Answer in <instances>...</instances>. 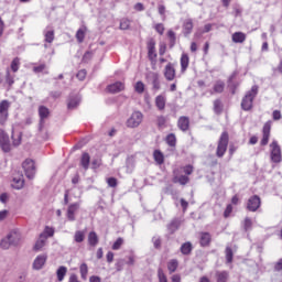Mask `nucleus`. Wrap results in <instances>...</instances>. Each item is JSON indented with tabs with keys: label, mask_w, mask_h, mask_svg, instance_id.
Masks as SVG:
<instances>
[{
	"label": "nucleus",
	"mask_w": 282,
	"mask_h": 282,
	"mask_svg": "<svg viewBox=\"0 0 282 282\" xmlns=\"http://www.w3.org/2000/svg\"><path fill=\"white\" fill-rule=\"evenodd\" d=\"M259 94V86H252L251 89L246 94L241 101V108L243 111H250L252 109V102Z\"/></svg>",
	"instance_id": "f257e3e1"
},
{
	"label": "nucleus",
	"mask_w": 282,
	"mask_h": 282,
	"mask_svg": "<svg viewBox=\"0 0 282 282\" xmlns=\"http://www.w3.org/2000/svg\"><path fill=\"white\" fill-rule=\"evenodd\" d=\"M142 120H144V115L141 111H134L127 120L126 124L129 129H135L142 124Z\"/></svg>",
	"instance_id": "f03ea898"
},
{
	"label": "nucleus",
	"mask_w": 282,
	"mask_h": 282,
	"mask_svg": "<svg viewBox=\"0 0 282 282\" xmlns=\"http://www.w3.org/2000/svg\"><path fill=\"white\" fill-rule=\"evenodd\" d=\"M226 151H228V132H223L216 151L217 158H224Z\"/></svg>",
	"instance_id": "7ed1b4c3"
},
{
	"label": "nucleus",
	"mask_w": 282,
	"mask_h": 282,
	"mask_svg": "<svg viewBox=\"0 0 282 282\" xmlns=\"http://www.w3.org/2000/svg\"><path fill=\"white\" fill-rule=\"evenodd\" d=\"M22 169H24L28 180H34V175H36V166L34 165V161L32 159H26L22 163Z\"/></svg>",
	"instance_id": "20e7f679"
},
{
	"label": "nucleus",
	"mask_w": 282,
	"mask_h": 282,
	"mask_svg": "<svg viewBox=\"0 0 282 282\" xmlns=\"http://www.w3.org/2000/svg\"><path fill=\"white\" fill-rule=\"evenodd\" d=\"M147 80L148 83L152 84V89L154 91H160L162 89V85L160 83V74L150 72L147 74Z\"/></svg>",
	"instance_id": "39448f33"
},
{
	"label": "nucleus",
	"mask_w": 282,
	"mask_h": 282,
	"mask_svg": "<svg viewBox=\"0 0 282 282\" xmlns=\"http://www.w3.org/2000/svg\"><path fill=\"white\" fill-rule=\"evenodd\" d=\"M0 147L4 153H10L12 151V145L10 144V137L3 129H0Z\"/></svg>",
	"instance_id": "423d86ee"
},
{
	"label": "nucleus",
	"mask_w": 282,
	"mask_h": 282,
	"mask_svg": "<svg viewBox=\"0 0 282 282\" xmlns=\"http://www.w3.org/2000/svg\"><path fill=\"white\" fill-rule=\"evenodd\" d=\"M258 208H261V197H259V195L249 197L247 202V210L250 213H257Z\"/></svg>",
	"instance_id": "0eeeda50"
},
{
	"label": "nucleus",
	"mask_w": 282,
	"mask_h": 282,
	"mask_svg": "<svg viewBox=\"0 0 282 282\" xmlns=\"http://www.w3.org/2000/svg\"><path fill=\"white\" fill-rule=\"evenodd\" d=\"M271 149V161L275 164H279L281 162V147L279 145V142L272 141L270 144Z\"/></svg>",
	"instance_id": "6e6552de"
},
{
	"label": "nucleus",
	"mask_w": 282,
	"mask_h": 282,
	"mask_svg": "<svg viewBox=\"0 0 282 282\" xmlns=\"http://www.w3.org/2000/svg\"><path fill=\"white\" fill-rule=\"evenodd\" d=\"M10 109V101L2 100L0 102V124H6V121L8 120V111Z\"/></svg>",
	"instance_id": "1a4fd4ad"
},
{
	"label": "nucleus",
	"mask_w": 282,
	"mask_h": 282,
	"mask_svg": "<svg viewBox=\"0 0 282 282\" xmlns=\"http://www.w3.org/2000/svg\"><path fill=\"white\" fill-rule=\"evenodd\" d=\"M80 208V203H73L68 206L66 217L68 221H76V213Z\"/></svg>",
	"instance_id": "9d476101"
},
{
	"label": "nucleus",
	"mask_w": 282,
	"mask_h": 282,
	"mask_svg": "<svg viewBox=\"0 0 282 282\" xmlns=\"http://www.w3.org/2000/svg\"><path fill=\"white\" fill-rule=\"evenodd\" d=\"M39 116H40V131L43 130V127L45 124V120L50 117V109L45 106H40L39 107Z\"/></svg>",
	"instance_id": "9b49d317"
},
{
	"label": "nucleus",
	"mask_w": 282,
	"mask_h": 282,
	"mask_svg": "<svg viewBox=\"0 0 282 282\" xmlns=\"http://www.w3.org/2000/svg\"><path fill=\"white\" fill-rule=\"evenodd\" d=\"M47 262V254H40L33 261V270H43V265Z\"/></svg>",
	"instance_id": "f8f14e48"
},
{
	"label": "nucleus",
	"mask_w": 282,
	"mask_h": 282,
	"mask_svg": "<svg viewBox=\"0 0 282 282\" xmlns=\"http://www.w3.org/2000/svg\"><path fill=\"white\" fill-rule=\"evenodd\" d=\"M8 239L12 246H19V243H21V231H19V229H13L9 232Z\"/></svg>",
	"instance_id": "ddd939ff"
},
{
	"label": "nucleus",
	"mask_w": 282,
	"mask_h": 282,
	"mask_svg": "<svg viewBox=\"0 0 282 282\" xmlns=\"http://www.w3.org/2000/svg\"><path fill=\"white\" fill-rule=\"evenodd\" d=\"M165 79L171 82L175 80V66L172 63H169L164 68Z\"/></svg>",
	"instance_id": "4468645a"
},
{
	"label": "nucleus",
	"mask_w": 282,
	"mask_h": 282,
	"mask_svg": "<svg viewBox=\"0 0 282 282\" xmlns=\"http://www.w3.org/2000/svg\"><path fill=\"white\" fill-rule=\"evenodd\" d=\"M182 226V219L174 218L171 220V223L167 225V230L170 235H173L176 230H180V227Z\"/></svg>",
	"instance_id": "2eb2a0df"
},
{
	"label": "nucleus",
	"mask_w": 282,
	"mask_h": 282,
	"mask_svg": "<svg viewBox=\"0 0 282 282\" xmlns=\"http://www.w3.org/2000/svg\"><path fill=\"white\" fill-rule=\"evenodd\" d=\"M270 129H271V124L270 122L264 123L263 126V130H262V140H261V145L265 147V144H268L269 140H270Z\"/></svg>",
	"instance_id": "dca6fc26"
},
{
	"label": "nucleus",
	"mask_w": 282,
	"mask_h": 282,
	"mask_svg": "<svg viewBox=\"0 0 282 282\" xmlns=\"http://www.w3.org/2000/svg\"><path fill=\"white\" fill-rule=\"evenodd\" d=\"M46 241H47V236L45 234H41L40 238L37 239V241L33 247V250H35V252H40V250H43V248H45Z\"/></svg>",
	"instance_id": "f3484780"
},
{
	"label": "nucleus",
	"mask_w": 282,
	"mask_h": 282,
	"mask_svg": "<svg viewBox=\"0 0 282 282\" xmlns=\"http://www.w3.org/2000/svg\"><path fill=\"white\" fill-rule=\"evenodd\" d=\"M177 127L181 131H188L191 127V119L188 117H180L177 121Z\"/></svg>",
	"instance_id": "a211bd4d"
},
{
	"label": "nucleus",
	"mask_w": 282,
	"mask_h": 282,
	"mask_svg": "<svg viewBox=\"0 0 282 282\" xmlns=\"http://www.w3.org/2000/svg\"><path fill=\"white\" fill-rule=\"evenodd\" d=\"M124 89V85L122 84V82H117L113 84L108 85L107 90L110 94H119V91H123Z\"/></svg>",
	"instance_id": "6ab92c4d"
},
{
	"label": "nucleus",
	"mask_w": 282,
	"mask_h": 282,
	"mask_svg": "<svg viewBox=\"0 0 282 282\" xmlns=\"http://www.w3.org/2000/svg\"><path fill=\"white\" fill-rule=\"evenodd\" d=\"M155 106L159 111H164L166 108V97L164 95H159L155 97Z\"/></svg>",
	"instance_id": "aec40b11"
},
{
	"label": "nucleus",
	"mask_w": 282,
	"mask_h": 282,
	"mask_svg": "<svg viewBox=\"0 0 282 282\" xmlns=\"http://www.w3.org/2000/svg\"><path fill=\"white\" fill-rule=\"evenodd\" d=\"M193 32V19H186L183 23V34L188 36Z\"/></svg>",
	"instance_id": "412c9836"
},
{
	"label": "nucleus",
	"mask_w": 282,
	"mask_h": 282,
	"mask_svg": "<svg viewBox=\"0 0 282 282\" xmlns=\"http://www.w3.org/2000/svg\"><path fill=\"white\" fill-rule=\"evenodd\" d=\"M148 56L150 61H155L158 58V53H155V42L150 41L148 44Z\"/></svg>",
	"instance_id": "4be33fe9"
},
{
	"label": "nucleus",
	"mask_w": 282,
	"mask_h": 282,
	"mask_svg": "<svg viewBox=\"0 0 282 282\" xmlns=\"http://www.w3.org/2000/svg\"><path fill=\"white\" fill-rule=\"evenodd\" d=\"M44 41L48 44L54 43V29L46 28L43 32Z\"/></svg>",
	"instance_id": "5701e85b"
},
{
	"label": "nucleus",
	"mask_w": 282,
	"mask_h": 282,
	"mask_svg": "<svg viewBox=\"0 0 282 282\" xmlns=\"http://www.w3.org/2000/svg\"><path fill=\"white\" fill-rule=\"evenodd\" d=\"M226 87V83H224L223 80H217L215 84H214V88L213 90L210 91V94H224V89Z\"/></svg>",
	"instance_id": "b1692460"
},
{
	"label": "nucleus",
	"mask_w": 282,
	"mask_h": 282,
	"mask_svg": "<svg viewBox=\"0 0 282 282\" xmlns=\"http://www.w3.org/2000/svg\"><path fill=\"white\" fill-rule=\"evenodd\" d=\"M89 162H91V156H89V153L84 152L80 159V166H83L85 171L89 169Z\"/></svg>",
	"instance_id": "393cba45"
},
{
	"label": "nucleus",
	"mask_w": 282,
	"mask_h": 282,
	"mask_svg": "<svg viewBox=\"0 0 282 282\" xmlns=\"http://www.w3.org/2000/svg\"><path fill=\"white\" fill-rule=\"evenodd\" d=\"M231 41L234 43H245L246 42V33L235 32L231 36Z\"/></svg>",
	"instance_id": "a878e982"
},
{
	"label": "nucleus",
	"mask_w": 282,
	"mask_h": 282,
	"mask_svg": "<svg viewBox=\"0 0 282 282\" xmlns=\"http://www.w3.org/2000/svg\"><path fill=\"white\" fill-rule=\"evenodd\" d=\"M88 243L93 248H96V246H98V234H96V231H90L88 234Z\"/></svg>",
	"instance_id": "bb28decb"
},
{
	"label": "nucleus",
	"mask_w": 282,
	"mask_h": 282,
	"mask_svg": "<svg viewBox=\"0 0 282 282\" xmlns=\"http://www.w3.org/2000/svg\"><path fill=\"white\" fill-rule=\"evenodd\" d=\"M78 105H80L79 96L70 97L68 99V104H67L68 109H76V107H78Z\"/></svg>",
	"instance_id": "cd10ccee"
},
{
	"label": "nucleus",
	"mask_w": 282,
	"mask_h": 282,
	"mask_svg": "<svg viewBox=\"0 0 282 282\" xmlns=\"http://www.w3.org/2000/svg\"><path fill=\"white\" fill-rule=\"evenodd\" d=\"M24 183L25 181L23 180L22 174L13 177V187H15L18 191H20V188H23Z\"/></svg>",
	"instance_id": "c85d7f7f"
},
{
	"label": "nucleus",
	"mask_w": 282,
	"mask_h": 282,
	"mask_svg": "<svg viewBox=\"0 0 282 282\" xmlns=\"http://www.w3.org/2000/svg\"><path fill=\"white\" fill-rule=\"evenodd\" d=\"M153 158H154V162H156V164H159V165L164 164V154L162 153V151L155 150L153 152Z\"/></svg>",
	"instance_id": "c756f323"
},
{
	"label": "nucleus",
	"mask_w": 282,
	"mask_h": 282,
	"mask_svg": "<svg viewBox=\"0 0 282 282\" xmlns=\"http://www.w3.org/2000/svg\"><path fill=\"white\" fill-rule=\"evenodd\" d=\"M210 234L203 232L200 234V246L206 247L210 243Z\"/></svg>",
	"instance_id": "7c9ffc66"
},
{
	"label": "nucleus",
	"mask_w": 282,
	"mask_h": 282,
	"mask_svg": "<svg viewBox=\"0 0 282 282\" xmlns=\"http://www.w3.org/2000/svg\"><path fill=\"white\" fill-rule=\"evenodd\" d=\"M74 241L76 243H83L85 241V231H82V230L75 231Z\"/></svg>",
	"instance_id": "2f4dec72"
},
{
	"label": "nucleus",
	"mask_w": 282,
	"mask_h": 282,
	"mask_svg": "<svg viewBox=\"0 0 282 282\" xmlns=\"http://www.w3.org/2000/svg\"><path fill=\"white\" fill-rule=\"evenodd\" d=\"M67 274V268L66 267H59L56 271L57 280L61 282L65 279V275Z\"/></svg>",
	"instance_id": "473e14b6"
},
{
	"label": "nucleus",
	"mask_w": 282,
	"mask_h": 282,
	"mask_svg": "<svg viewBox=\"0 0 282 282\" xmlns=\"http://www.w3.org/2000/svg\"><path fill=\"white\" fill-rule=\"evenodd\" d=\"M177 265H180V262H177V260L172 259L167 262V270L171 274H173V272H175V270H177Z\"/></svg>",
	"instance_id": "72a5a7b5"
},
{
	"label": "nucleus",
	"mask_w": 282,
	"mask_h": 282,
	"mask_svg": "<svg viewBox=\"0 0 282 282\" xmlns=\"http://www.w3.org/2000/svg\"><path fill=\"white\" fill-rule=\"evenodd\" d=\"M181 252L182 254H188L189 252H193V245L191 242H185L181 246Z\"/></svg>",
	"instance_id": "f704fd0d"
},
{
	"label": "nucleus",
	"mask_w": 282,
	"mask_h": 282,
	"mask_svg": "<svg viewBox=\"0 0 282 282\" xmlns=\"http://www.w3.org/2000/svg\"><path fill=\"white\" fill-rule=\"evenodd\" d=\"M217 282H227L228 281V272L218 271L216 272Z\"/></svg>",
	"instance_id": "c9c22d12"
},
{
	"label": "nucleus",
	"mask_w": 282,
	"mask_h": 282,
	"mask_svg": "<svg viewBox=\"0 0 282 282\" xmlns=\"http://www.w3.org/2000/svg\"><path fill=\"white\" fill-rule=\"evenodd\" d=\"M126 169L127 173H133V169H135V161L133 159H127Z\"/></svg>",
	"instance_id": "e433bc0d"
},
{
	"label": "nucleus",
	"mask_w": 282,
	"mask_h": 282,
	"mask_svg": "<svg viewBox=\"0 0 282 282\" xmlns=\"http://www.w3.org/2000/svg\"><path fill=\"white\" fill-rule=\"evenodd\" d=\"M79 272H80L82 279H84V281H85L87 279V274L89 272V268L87 267V263L80 264Z\"/></svg>",
	"instance_id": "4c0bfd02"
},
{
	"label": "nucleus",
	"mask_w": 282,
	"mask_h": 282,
	"mask_svg": "<svg viewBox=\"0 0 282 282\" xmlns=\"http://www.w3.org/2000/svg\"><path fill=\"white\" fill-rule=\"evenodd\" d=\"M188 55L183 54L181 57V67H182V72H186V69L188 68Z\"/></svg>",
	"instance_id": "58836bf2"
},
{
	"label": "nucleus",
	"mask_w": 282,
	"mask_h": 282,
	"mask_svg": "<svg viewBox=\"0 0 282 282\" xmlns=\"http://www.w3.org/2000/svg\"><path fill=\"white\" fill-rule=\"evenodd\" d=\"M166 143L169 144V147H175V144H177V138L174 133L167 134Z\"/></svg>",
	"instance_id": "ea45409f"
},
{
	"label": "nucleus",
	"mask_w": 282,
	"mask_h": 282,
	"mask_svg": "<svg viewBox=\"0 0 282 282\" xmlns=\"http://www.w3.org/2000/svg\"><path fill=\"white\" fill-rule=\"evenodd\" d=\"M174 182H178V184L182 186H186V183L189 182V178L186 175L175 176Z\"/></svg>",
	"instance_id": "a19ab883"
},
{
	"label": "nucleus",
	"mask_w": 282,
	"mask_h": 282,
	"mask_svg": "<svg viewBox=\"0 0 282 282\" xmlns=\"http://www.w3.org/2000/svg\"><path fill=\"white\" fill-rule=\"evenodd\" d=\"M85 32H86V29H79L77 32H76V39L78 41V43H83L85 41Z\"/></svg>",
	"instance_id": "79ce46f5"
},
{
	"label": "nucleus",
	"mask_w": 282,
	"mask_h": 282,
	"mask_svg": "<svg viewBox=\"0 0 282 282\" xmlns=\"http://www.w3.org/2000/svg\"><path fill=\"white\" fill-rule=\"evenodd\" d=\"M131 26V21H129V19L123 18L120 21V30H129V28Z\"/></svg>",
	"instance_id": "37998d69"
},
{
	"label": "nucleus",
	"mask_w": 282,
	"mask_h": 282,
	"mask_svg": "<svg viewBox=\"0 0 282 282\" xmlns=\"http://www.w3.org/2000/svg\"><path fill=\"white\" fill-rule=\"evenodd\" d=\"M223 109H224V106H221V100L216 99L214 101V111H215V113H219L220 111H223Z\"/></svg>",
	"instance_id": "c03bdc74"
},
{
	"label": "nucleus",
	"mask_w": 282,
	"mask_h": 282,
	"mask_svg": "<svg viewBox=\"0 0 282 282\" xmlns=\"http://www.w3.org/2000/svg\"><path fill=\"white\" fill-rule=\"evenodd\" d=\"M10 246H12V242H10V239H8V236L1 240L0 242V247L3 249V250H8L10 248Z\"/></svg>",
	"instance_id": "a18cd8bd"
},
{
	"label": "nucleus",
	"mask_w": 282,
	"mask_h": 282,
	"mask_svg": "<svg viewBox=\"0 0 282 282\" xmlns=\"http://www.w3.org/2000/svg\"><path fill=\"white\" fill-rule=\"evenodd\" d=\"M167 36L170 39V47H173L175 45V41H176L175 32L173 30H170L167 32Z\"/></svg>",
	"instance_id": "49530a36"
},
{
	"label": "nucleus",
	"mask_w": 282,
	"mask_h": 282,
	"mask_svg": "<svg viewBox=\"0 0 282 282\" xmlns=\"http://www.w3.org/2000/svg\"><path fill=\"white\" fill-rule=\"evenodd\" d=\"M19 65H21L19 57H15L12 62H11V69L12 72L17 73L19 72Z\"/></svg>",
	"instance_id": "de8ad7c7"
},
{
	"label": "nucleus",
	"mask_w": 282,
	"mask_h": 282,
	"mask_svg": "<svg viewBox=\"0 0 282 282\" xmlns=\"http://www.w3.org/2000/svg\"><path fill=\"white\" fill-rule=\"evenodd\" d=\"M122 243H124V239L118 238L112 245V250H120V248H122Z\"/></svg>",
	"instance_id": "09e8293b"
},
{
	"label": "nucleus",
	"mask_w": 282,
	"mask_h": 282,
	"mask_svg": "<svg viewBox=\"0 0 282 282\" xmlns=\"http://www.w3.org/2000/svg\"><path fill=\"white\" fill-rule=\"evenodd\" d=\"M225 252H226V261L227 263H230L234 257L232 249L230 247H227Z\"/></svg>",
	"instance_id": "8fccbe9b"
},
{
	"label": "nucleus",
	"mask_w": 282,
	"mask_h": 282,
	"mask_svg": "<svg viewBox=\"0 0 282 282\" xmlns=\"http://www.w3.org/2000/svg\"><path fill=\"white\" fill-rule=\"evenodd\" d=\"M137 94H144V83L138 82L134 86Z\"/></svg>",
	"instance_id": "3c124183"
},
{
	"label": "nucleus",
	"mask_w": 282,
	"mask_h": 282,
	"mask_svg": "<svg viewBox=\"0 0 282 282\" xmlns=\"http://www.w3.org/2000/svg\"><path fill=\"white\" fill-rule=\"evenodd\" d=\"M158 276H159V282H169L166 279V274H164V271L162 269L158 270Z\"/></svg>",
	"instance_id": "603ef678"
},
{
	"label": "nucleus",
	"mask_w": 282,
	"mask_h": 282,
	"mask_svg": "<svg viewBox=\"0 0 282 282\" xmlns=\"http://www.w3.org/2000/svg\"><path fill=\"white\" fill-rule=\"evenodd\" d=\"M107 184L110 188H116V186H118V180L116 177H109Z\"/></svg>",
	"instance_id": "864d4df0"
},
{
	"label": "nucleus",
	"mask_w": 282,
	"mask_h": 282,
	"mask_svg": "<svg viewBox=\"0 0 282 282\" xmlns=\"http://www.w3.org/2000/svg\"><path fill=\"white\" fill-rule=\"evenodd\" d=\"M245 230L248 232V230L252 229V220L250 218H245V224H243Z\"/></svg>",
	"instance_id": "5fc2aeb1"
},
{
	"label": "nucleus",
	"mask_w": 282,
	"mask_h": 282,
	"mask_svg": "<svg viewBox=\"0 0 282 282\" xmlns=\"http://www.w3.org/2000/svg\"><path fill=\"white\" fill-rule=\"evenodd\" d=\"M100 166H102V160L94 159L91 162V169H100Z\"/></svg>",
	"instance_id": "6e6d98bb"
},
{
	"label": "nucleus",
	"mask_w": 282,
	"mask_h": 282,
	"mask_svg": "<svg viewBox=\"0 0 282 282\" xmlns=\"http://www.w3.org/2000/svg\"><path fill=\"white\" fill-rule=\"evenodd\" d=\"M6 80L10 87H12V85H14V77L12 75H10L9 69L7 70Z\"/></svg>",
	"instance_id": "4d7b16f0"
},
{
	"label": "nucleus",
	"mask_w": 282,
	"mask_h": 282,
	"mask_svg": "<svg viewBox=\"0 0 282 282\" xmlns=\"http://www.w3.org/2000/svg\"><path fill=\"white\" fill-rule=\"evenodd\" d=\"M123 268H124V259H118L116 262L117 272L122 271Z\"/></svg>",
	"instance_id": "13d9d810"
},
{
	"label": "nucleus",
	"mask_w": 282,
	"mask_h": 282,
	"mask_svg": "<svg viewBox=\"0 0 282 282\" xmlns=\"http://www.w3.org/2000/svg\"><path fill=\"white\" fill-rule=\"evenodd\" d=\"M159 14H161V17H163V21L166 20V7H164V4H160L159 6Z\"/></svg>",
	"instance_id": "bf43d9fd"
},
{
	"label": "nucleus",
	"mask_w": 282,
	"mask_h": 282,
	"mask_svg": "<svg viewBox=\"0 0 282 282\" xmlns=\"http://www.w3.org/2000/svg\"><path fill=\"white\" fill-rule=\"evenodd\" d=\"M154 30L158 32V34H161V35L164 34V24L162 23L155 24Z\"/></svg>",
	"instance_id": "052dcab7"
},
{
	"label": "nucleus",
	"mask_w": 282,
	"mask_h": 282,
	"mask_svg": "<svg viewBox=\"0 0 282 282\" xmlns=\"http://www.w3.org/2000/svg\"><path fill=\"white\" fill-rule=\"evenodd\" d=\"M77 78L78 80H84L85 78H87V70L82 69L77 73Z\"/></svg>",
	"instance_id": "680f3d73"
},
{
	"label": "nucleus",
	"mask_w": 282,
	"mask_h": 282,
	"mask_svg": "<svg viewBox=\"0 0 282 282\" xmlns=\"http://www.w3.org/2000/svg\"><path fill=\"white\" fill-rule=\"evenodd\" d=\"M42 235H45L46 238L47 237H54V229L50 228V227H46L44 232H42Z\"/></svg>",
	"instance_id": "e2e57ef3"
},
{
	"label": "nucleus",
	"mask_w": 282,
	"mask_h": 282,
	"mask_svg": "<svg viewBox=\"0 0 282 282\" xmlns=\"http://www.w3.org/2000/svg\"><path fill=\"white\" fill-rule=\"evenodd\" d=\"M45 67H46L45 64H41L39 66L33 67V72L35 74H41V72H43L45 69Z\"/></svg>",
	"instance_id": "0e129e2a"
},
{
	"label": "nucleus",
	"mask_w": 282,
	"mask_h": 282,
	"mask_svg": "<svg viewBox=\"0 0 282 282\" xmlns=\"http://www.w3.org/2000/svg\"><path fill=\"white\" fill-rule=\"evenodd\" d=\"M282 270V258L274 263V271L281 272Z\"/></svg>",
	"instance_id": "69168bd1"
},
{
	"label": "nucleus",
	"mask_w": 282,
	"mask_h": 282,
	"mask_svg": "<svg viewBox=\"0 0 282 282\" xmlns=\"http://www.w3.org/2000/svg\"><path fill=\"white\" fill-rule=\"evenodd\" d=\"M152 241L154 243V248H160L162 246V239H160L159 237L152 238Z\"/></svg>",
	"instance_id": "338daca9"
},
{
	"label": "nucleus",
	"mask_w": 282,
	"mask_h": 282,
	"mask_svg": "<svg viewBox=\"0 0 282 282\" xmlns=\"http://www.w3.org/2000/svg\"><path fill=\"white\" fill-rule=\"evenodd\" d=\"M126 263L127 265H135V256H129Z\"/></svg>",
	"instance_id": "774afa93"
}]
</instances>
